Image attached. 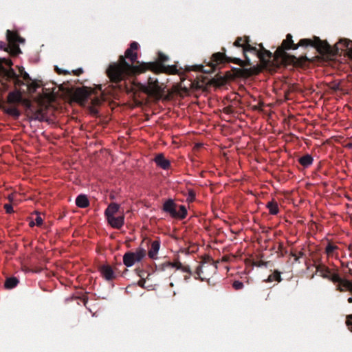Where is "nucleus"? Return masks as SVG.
Instances as JSON below:
<instances>
[{
	"label": "nucleus",
	"mask_w": 352,
	"mask_h": 352,
	"mask_svg": "<svg viewBox=\"0 0 352 352\" xmlns=\"http://www.w3.org/2000/svg\"><path fill=\"white\" fill-rule=\"evenodd\" d=\"M139 47L137 42L133 41L125 51L124 55L120 56L118 62L110 64L107 69V76L110 78L111 82H115L121 89L126 87L122 84L125 78L138 75L146 71H151L155 74L177 72L175 66H164L158 63L138 61L136 51Z\"/></svg>",
	"instance_id": "obj_1"
},
{
	"label": "nucleus",
	"mask_w": 352,
	"mask_h": 352,
	"mask_svg": "<svg viewBox=\"0 0 352 352\" xmlns=\"http://www.w3.org/2000/svg\"><path fill=\"white\" fill-rule=\"evenodd\" d=\"M258 48L252 45L250 42L246 44L244 48V52L243 53L245 57V60H242L239 58L226 56V50L225 47H222L221 52H216L212 55L208 65L209 69H206L204 66L200 65L199 66L200 67V71L206 74L211 73L216 70L218 65L223 63H232L243 67L245 66H251L252 64L248 54H251L256 58H258L263 67L269 66L272 62L273 54L270 51L266 50L262 43L258 44Z\"/></svg>",
	"instance_id": "obj_2"
},
{
	"label": "nucleus",
	"mask_w": 352,
	"mask_h": 352,
	"mask_svg": "<svg viewBox=\"0 0 352 352\" xmlns=\"http://www.w3.org/2000/svg\"><path fill=\"white\" fill-rule=\"evenodd\" d=\"M309 46L316 48L320 54H330L332 53L331 46L327 41L320 40L319 37L314 36L312 39L302 38L297 44H295L292 34H287L281 45L278 47L273 54L272 58L285 64L296 63L297 58L287 54L286 50H297L299 47H307Z\"/></svg>",
	"instance_id": "obj_3"
},
{
	"label": "nucleus",
	"mask_w": 352,
	"mask_h": 352,
	"mask_svg": "<svg viewBox=\"0 0 352 352\" xmlns=\"http://www.w3.org/2000/svg\"><path fill=\"white\" fill-rule=\"evenodd\" d=\"M12 60L6 58H0V78L3 89H9L12 85L15 87L25 85L23 80L19 79L15 71L12 68Z\"/></svg>",
	"instance_id": "obj_4"
},
{
	"label": "nucleus",
	"mask_w": 352,
	"mask_h": 352,
	"mask_svg": "<svg viewBox=\"0 0 352 352\" xmlns=\"http://www.w3.org/2000/svg\"><path fill=\"white\" fill-rule=\"evenodd\" d=\"M217 270V263L209 256H205L201 264L197 267L195 276L196 279L201 280H208Z\"/></svg>",
	"instance_id": "obj_5"
},
{
	"label": "nucleus",
	"mask_w": 352,
	"mask_h": 352,
	"mask_svg": "<svg viewBox=\"0 0 352 352\" xmlns=\"http://www.w3.org/2000/svg\"><path fill=\"white\" fill-rule=\"evenodd\" d=\"M131 85L134 87L133 93H131L134 96L136 94L137 89H139L149 96L157 98L161 97L163 93V89L160 85H159L157 80L151 77L148 79V85L142 84L135 85V83L131 84Z\"/></svg>",
	"instance_id": "obj_6"
},
{
	"label": "nucleus",
	"mask_w": 352,
	"mask_h": 352,
	"mask_svg": "<svg viewBox=\"0 0 352 352\" xmlns=\"http://www.w3.org/2000/svg\"><path fill=\"white\" fill-rule=\"evenodd\" d=\"M91 95V90L87 87L78 88L73 94L74 99L80 103L86 102Z\"/></svg>",
	"instance_id": "obj_7"
},
{
	"label": "nucleus",
	"mask_w": 352,
	"mask_h": 352,
	"mask_svg": "<svg viewBox=\"0 0 352 352\" xmlns=\"http://www.w3.org/2000/svg\"><path fill=\"white\" fill-rule=\"evenodd\" d=\"M335 54H338L339 50L341 52L348 51L352 54V41L348 38H340L339 42L335 45Z\"/></svg>",
	"instance_id": "obj_8"
},
{
	"label": "nucleus",
	"mask_w": 352,
	"mask_h": 352,
	"mask_svg": "<svg viewBox=\"0 0 352 352\" xmlns=\"http://www.w3.org/2000/svg\"><path fill=\"white\" fill-rule=\"evenodd\" d=\"M99 271L102 277L108 280H112L116 278V272L109 265H102L100 266Z\"/></svg>",
	"instance_id": "obj_9"
},
{
	"label": "nucleus",
	"mask_w": 352,
	"mask_h": 352,
	"mask_svg": "<svg viewBox=\"0 0 352 352\" xmlns=\"http://www.w3.org/2000/svg\"><path fill=\"white\" fill-rule=\"evenodd\" d=\"M156 165L164 170H168L170 167V162L163 153H158L154 158Z\"/></svg>",
	"instance_id": "obj_10"
},
{
	"label": "nucleus",
	"mask_w": 352,
	"mask_h": 352,
	"mask_svg": "<svg viewBox=\"0 0 352 352\" xmlns=\"http://www.w3.org/2000/svg\"><path fill=\"white\" fill-rule=\"evenodd\" d=\"M327 244L325 247L324 252L327 254L328 258L329 257H338V250L339 248L338 245L334 244L331 241L327 239Z\"/></svg>",
	"instance_id": "obj_11"
},
{
	"label": "nucleus",
	"mask_w": 352,
	"mask_h": 352,
	"mask_svg": "<svg viewBox=\"0 0 352 352\" xmlns=\"http://www.w3.org/2000/svg\"><path fill=\"white\" fill-rule=\"evenodd\" d=\"M108 223L110 226L116 229H120L122 227L124 223V216L120 215L119 217H116L115 216H111L107 217Z\"/></svg>",
	"instance_id": "obj_12"
},
{
	"label": "nucleus",
	"mask_w": 352,
	"mask_h": 352,
	"mask_svg": "<svg viewBox=\"0 0 352 352\" xmlns=\"http://www.w3.org/2000/svg\"><path fill=\"white\" fill-rule=\"evenodd\" d=\"M176 208L177 204L173 199H168L164 202L163 205V210L167 213H169L173 218H175L176 216Z\"/></svg>",
	"instance_id": "obj_13"
},
{
	"label": "nucleus",
	"mask_w": 352,
	"mask_h": 352,
	"mask_svg": "<svg viewBox=\"0 0 352 352\" xmlns=\"http://www.w3.org/2000/svg\"><path fill=\"white\" fill-rule=\"evenodd\" d=\"M6 37L9 43L17 44L18 43H23L25 41L17 32L9 30H7Z\"/></svg>",
	"instance_id": "obj_14"
},
{
	"label": "nucleus",
	"mask_w": 352,
	"mask_h": 352,
	"mask_svg": "<svg viewBox=\"0 0 352 352\" xmlns=\"http://www.w3.org/2000/svg\"><path fill=\"white\" fill-rule=\"evenodd\" d=\"M315 267L316 269V272L319 273L320 276L326 279L329 278L330 273L332 271L330 268L322 263L316 264Z\"/></svg>",
	"instance_id": "obj_15"
},
{
	"label": "nucleus",
	"mask_w": 352,
	"mask_h": 352,
	"mask_svg": "<svg viewBox=\"0 0 352 352\" xmlns=\"http://www.w3.org/2000/svg\"><path fill=\"white\" fill-rule=\"evenodd\" d=\"M182 265L183 264L180 261L177 260L173 263L166 261L162 264L159 265L158 266H156V268L160 271H164L167 267H175L177 270H180L182 267Z\"/></svg>",
	"instance_id": "obj_16"
},
{
	"label": "nucleus",
	"mask_w": 352,
	"mask_h": 352,
	"mask_svg": "<svg viewBox=\"0 0 352 352\" xmlns=\"http://www.w3.org/2000/svg\"><path fill=\"white\" fill-rule=\"evenodd\" d=\"M160 248V242L159 241H153L148 252L149 258L152 259H156Z\"/></svg>",
	"instance_id": "obj_17"
},
{
	"label": "nucleus",
	"mask_w": 352,
	"mask_h": 352,
	"mask_svg": "<svg viewBox=\"0 0 352 352\" xmlns=\"http://www.w3.org/2000/svg\"><path fill=\"white\" fill-rule=\"evenodd\" d=\"M21 94L19 90L10 92L7 97V101L10 104L19 103L21 101Z\"/></svg>",
	"instance_id": "obj_18"
},
{
	"label": "nucleus",
	"mask_w": 352,
	"mask_h": 352,
	"mask_svg": "<svg viewBox=\"0 0 352 352\" xmlns=\"http://www.w3.org/2000/svg\"><path fill=\"white\" fill-rule=\"evenodd\" d=\"M258 73V71L256 68H242L238 69L237 75L241 77L248 78L253 75H256Z\"/></svg>",
	"instance_id": "obj_19"
},
{
	"label": "nucleus",
	"mask_w": 352,
	"mask_h": 352,
	"mask_svg": "<svg viewBox=\"0 0 352 352\" xmlns=\"http://www.w3.org/2000/svg\"><path fill=\"white\" fill-rule=\"evenodd\" d=\"M249 42H251V40L249 36H245L243 37H237L235 40V41L233 43L234 47H241L242 48V52H244V48L247 43Z\"/></svg>",
	"instance_id": "obj_20"
},
{
	"label": "nucleus",
	"mask_w": 352,
	"mask_h": 352,
	"mask_svg": "<svg viewBox=\"0 0 352 352\" xmlns=\"http://www.w3.org/2000/svg\"><path fill=\"white\" fill-rule=\"evenodd\" d=\"M138 263L134 258L133 252H127L123 256V263L126 267H131Z\"/></svg>",
	"instance_id": "obj_21"
},
{
	"label": "nucleus",
	"mask_w": 352,
	"mask_h": 352,
	"mask_svg": "<svg viewBox=\"0 0 352 352\" xmlns=\"http://www.w3.org/2000/svg\"><path fill=\"white\" fill-rule=\"evenodd\" d=\"M120 209V205L116 203H111L104 211L106 217L114 216Z\"/></svg>",
	"instance_id": "obj_22"
},
{
	"label": "nucleus",
	"mask_w": 352,
	"mask_h": 352,
	"mask_svg": "<svg viewBox=\"0 0 352 352\" xmlns=\"http://www.w3.org/2000/svg\"><path fill=\"white\" fill-rule=\"evenodd\" d=\"M109 78H110L109 77ZM126 78H124V80H123L122 82V84H124L126 87V88H123V89H121L118 85H116L115 82H111V80H110V82L111 83V87H113V89H118V91H126L127 94H131V93H133V86L129 85H128L126 82ZM111 80V79H109ZM109 87H111V85H109Z\"/></svg>",
	"instance_id": "obj_23"
},
{
	"label": "nucleus",
	"mask_w": 352,
	"mask_h": 352,
	"mask_svg": "<svg viewBox=\"0 0 352 352\" xmlns=\"http://www.w3.org/2000/svg\"><path fill=\"white\" fill-rule=\"evenodd\" d=\"M76 204L79 208H85L89 206V201L85 195H80L76 199Z\"/></svg>",
	"instance_id": "obj_24"
},
{
	"label": "nucleus",
	"mask_w": 352,
	"mask_h": 352,
	"mask_svg": "<svg viewBox=\"0 0 352 352\" xmlns=\"http://www.w3.org/2000/svg\"><path fill=\"white\" fill-rule=\"evenodd\" d=\"M314 162V158L309 154H306L298 159V162L302 165L304 168H307L310 166Z\"/></svg>",
	"instance_id": "obj_25"
},
{
	"label": "nucleus",
	"mask_w": 352,
	"mask_h": 352,
	"mask_svg": "<svg viewBox=\"0 0 352 352\" xmlns=\"http://www.w3.org/2000/svg\"><path fill=\"white\" fill-rule=\"evenodd\" d=\"M19 283V279L16 277H8L6 279L4 287L6 289H11L16 287Z\"/></svg>",
	"instance_id": "obj_26"
},
{
	"label": "nucleus",
	"mask_w": 352,
	"mask_h": 352,
	"mask_svg": "<svg viewBox=\"0 0 352 352\" xmlns=\"http://www.w3.org/2000/svg\"><path fill=\"white\" fill-rule=\"evenodd\" d=\"M6 51L14 56H17L19 53L21 52L19 45L12 43H9L8 45Z\"/></svg>",
	"instance_id": "obj_27"
},
{
	"label": "nucleus",
	"mask_w": 352,
	"mask_h": 352,
	"mask_svg": "<svg viewBox=\"0 0 352 352\" xmlns=\"http://www.w3.org/2000/svg\"><path fill=\"white\" fill-rule=\"evenodd\" d=\"M102 102V98L98 96L94 97L91 99V107H90V111L94 114H97L98 113L96 107L100 105Z\"/></svg>",
	"instance_id": "obj_28"
},
{
	"label": "nucleus",
	"mask_w": 352,
	"mask_h": 352,
	"mask_svg": "<svg viewBox=\"0 0 352 352\" xmlns=\"http://www.w3.org/2000/svg\"><path fill=\"white\" fill-rule=\"evenodd\" d=\"M134 258L137 262H140L146 255V251L142 248H138L135 252H133Z\"/></svg>",
	"instance_id": "obj_29"
},
{
	"label": "nucleus",
	"mask_w": 352,
	"mask_h": 352,
	"mask_svg": "<svg viewBox=\"0 0 352 352\" xmlns=\"http://www.w3.org/2000/svg\"><path fill=\"white\" fill-rule=\"evenodd\" d=\"M267 208H268L271 214L276 215L279 212L278 204L274 201L268 202L267 204Z\"/></svg>",
	"instance_id": "obj_30"
},
{
	"label": "nucleus",
	"mask_w": 352,
	"mask_h": 352,
	"mask_svg": "<svg viewBox=\"0 0 352 352\" xmlns=\"http://www.w3.org/2000/svg\"><path fill=\"white\" fill-rule=\"evenodd\" d=\"M282 280L280 272L278 270H274L272 274L268 276L265 280L266 282L277 281L280 283Z\"/></svg>",
	"instance_id": "obj_31"
},
{
	"label": "nucleus",
	"mask_w": 352,
	"mask_h": 352,
	"mask_svg": "<svg viewBox=\"0 0 352 352\" xmlns=\"http://www.w3.org/2000/svg\"><path fill=\"white\" fill-rule=\"evenodd\" d=\"M3 111L7 114L12 116L14 118H18L20 116V111L15 107H3Z\"/></svg>",
	"instance_id": "obj_32"
},
{
	"label": "nucleus",
	"mask_w": 352,
	"mask_h": 352,
	"mask_svg": "<svg viewBox=\"0 0 352 352\" xmlns=\"http://www.w3.org/2000/svg\"><path fill=\"white\" fill-rule=\"evenodd\" d=\"M187 216V209L185 206L180 205L179 206V210H176L175 219H184Z\"/></svg>",
	"instance_id": "obj_33"
},
{
	"label": "nucleus",
	"mask_w": 352,
	"mask_h": 352,
	"mask_svg": "<svg viewBox=\"0 0 352 352\" xmlns=\"http://www.w3.org/2000/svg\"><path fill=\"white\" fill-rule=\"evenodd\" d=\"M339 284H340V287H344V289H345V291H349L350 292L352 293V282L351 281L342 278Z\"/></svg>",
	"instance_id": "obj_34"
},
{
	"label": "nucleus",
	"mask_w": 352,
	"mask_h": 352,
	"mask_svg": "<svg viewBox=\"0 0 352 352\" xmlns=\"http://www.w3.org/2000/svg\"><path fill=\"white\" fill-rule=\"evenodd\" d=\"M327 279L331 280L334 283L339 284L342 278L340 276L338 273L331 271L330 276Z\"/></svg>",
	"instance_id": "obj_35"
},
{
	"label": "nucleus",
	"mask_w": 352,
	"mask_h": 352,
	"mask_svg": "<svg viewBox=\"0 0 352 352\" xmlns=\"http://www.w3.org/2000/svg\"><path fill=\"white\" fill-rule=\"evenodd\" d=\"M19 75L23 78V80L27 82L32 81V79L29 74L25 71L23 67H19Z\"/></svg>",
	"instance_id": "obj_36"
},
{
	"label": "nucleus",
	"mask_w": 352,
	"mask_h": 352,
	"mask_svg": "<svg viewBox=\"0 0 352 352\" xmlns=\"http://www.w3.org/2000/svg\"><path fill=\"white\" fill-rule=\"evenodd\" d=\"M196 193L195 191L192 189H188V195L186 197V201L188 203H192L195 199Z\"/></svg>",
	"instance_id": "obj_37"
},
{
	"label": "nucleus",
	"mask_w": 352,
	"mask_h": 352,
	"mask_svg": "<svg viewBox=\"0 0 352 352\" xmlns=\"http://www.w3.org/2000/svg\"><path fill=\"white\" fill-rule=\"evenodd\" d=\"M28 89L30 92L34 93L36 91L37 88L39 87V85L35 81H32L31 82H27Z\"/></svg>",
	"instance_id": "obj_38"
},
{
	"label": "nucleus",
	"mask_w": 352,
	"mask_h": 352,
	"mask_svg": "<svg viewBox=\"0 0 352 352\" xmlns=\"http://www.w3.org/2000/svg\"><path fill=\"white\" fill-rule=\"evenodd\" d=\"M158 60H159V62H157V63L160 64H162L163 65L162 63H165V62L168 61V57L162 53H159ZM164 66H165V65H164Z\"/></svg>",
	"instance_id": "obj_39"
},
{
	"label": "nucleus",
	"mask_w": 352,
	"mask_h": 352,
	"mask_svg": "<svg viewBox=\"0 0 352 352\" xmlns=\"http://www.w3.org/2000/svg\"><path fill=\"white\" fill-rule=\"evenodd\" d=\"M232 287L236 290H240V289L243 288L244 285H243V283L242 282H241L239 280H234L233 284H232Z\"/></svg>",
	"instance_id": "obj_40"
},
{
	"label": "nucleus",
	"mask_w": 352,
	"mask_h": 352,
	"mask_svg": "<svg viewBox=\"0 0 352 352\" xmlns=\"http://www.w3.org/2000/svg\"><path fill=\"white\" fill-rule=\"evenodd\" d=\"M267 264H268V262L263 261L262 260L254 261V263H253V265L254 266L259 267H267Z\"/></svg>",
	"instance_id": "obj_41"
},
{
	"label": "nucleus",
	"mask_w": 352,
	"mask_h": 352,
	"mask_svg": "<svg viewBox=\"0 0 352 352\" xmlns=\"http://www.w3.org/2000/svg\"><path fill=\"white\" fill-rule=\"evenodd\" d=\"M346 324L349 329L352 331V314L347 316Z\"/></svg>",
	"instance_id": "obj_42"
},
{
	"label": "nucleus",
	"mask_w": 352,
	"mask_h": 352,
	"mask_svg": "<svg viewBox=\"0 0 352 352\" xmlns=\"http://www.w3.org/2000/svg\"><path fill=\"white\" fill-rule=\"evenodd\" d=\"M223 111L226 114H232L234 113V109L232 106H228L223 108Z\"/></svg>",
	"instance_id": "obj_43"
},
{
	"label": "nucleus",
	"mask_w": 352,
	"mask_h": 352,
	"mask_svg": "<svg viewBox=\"0 0 352 352\" xmlns=\"http://www.w3.org/2000/svg\"><path fill=\"white\" fill-rule=\"evenodd\" d=\"M4 208L8 214H11L14 212L13 207L11 204H5Z\"/></svg>",
	"instance_id": "obj_44"
},
{
	"label": "nucleus",
	"mask_w": 352,
	"mask_h": 352,
	"mask_svg": "<svg viewBox=\"0 0 352 352\" xmlns=\"http://www.w3.org/2000/svg\"><path fill=\"white\" fill-rule=\"evenodd\" d=\"M180 270H182L184 272L188 273V274H189V275H192V274L190 267L188 265H182V269H180Z\"/></svg>",
	"instance_id": "obj_45"
},
{
	"label": "nucleus",
	"mask_w": 352,
	"mask_h": 352,
	"mask_svg": "<svg viewBox=\"0 0 352 352\" xmlns=\"http://www.w3.org/2000/svg\"><path fill=\"white\" fill-rule=\"evenodd\" d=\"M83 73V69L82 68H78L77 69L72 70V74L75 76H80Z\"/></svg>",
	"instance_id": "obj_46"
},
{
	"label": "nucleus",
	"mask_w": 352,
	"mask_h": 352,
	"mask_svg": "<svg viewBox=\"0 0 352 352\" xmlns=\"http://www.w3.org/2000/svg\"><path fill=\"white\" fill-rule=\"evenodd\" d=\"M55 70L58 74H69V72L65 70L59 69L58 67H55Z\"/></svg>",
	"instance_id": "obj_47"
},
{
	"label": "nucleus",
	"mask_w": 352,
	"mask_h": 352,
	"mask_svg": "<svg viewBox=\"0 0 352 352\" xmlns=\"http://www.w3.org/2000/svg\"><path fill=\"white\" fill-rule=\"evenodd\" d=\"M36 225L37 226H41L43 224V219L41 217H36L35 219Z\"/></svg>",
	"instance_id": "obj_48"
},
{
	"label": "nucleus",
	"mask_w": 352,
	"mask_h": 352,
	"mask_svg": "<svg viewBox=\"0 0 352 352\" xmlns=\"http://www.w3.org/2000/svg\"><path fill=\"white\" fill-rule=\"evenodd\" d=\"M330 89H332L334 91L340 90V85L339 84H334L333 85L330 87Z\"/></svg>",
	"instance_id": "obj_49"
},
{
	"label": "nucleus",
	"mask_w": 352,
	"mask_h": 352,
	"mask_svg": "<svg viewBox=\"0 0 352 352\" xmlns=\"http://www.w3.org/2000/svg\"><path fill=\"white\" fill-rule=\"evenodd\" d=\"M263 103H260L258 105H255L252 107L253 110L261 111Z\"/></svg>",
	"instance_id": "obj_50"
},
{
	"label": "nucleus",
	"mask_w": 352,
	"mask_h": 352,
	"mask_svg": "<svg viewBox=\"0 0 352 352\" xmlns=\"http://www.w3.org/2000/svg\"><path fill=\"white\" fill-rule=\"evenodd\" d=\"M7 46L8 45L5 42L0 41V50H3L6 51Z\"/></svg>",
	"instance_id": "obj_51"
},
{
	"label": "nucleus",
	"mask_w": 352,
	"mask_h": 352,
	"mask_svg": "<svg viewBox=\"0 0 352 352\" xmlns=\"http://www.w3.org/2000/svg\"><path fill=\"white\" fill-rule=\"evenodd\" d=\"M145 282H146V281H145V280H144V279H143V278H142V279H140V280L138 281V285H139L140 287H144V283H145Z\"/></svg>",
	"instance_id": "obj_52"
},
{
	"label": "nucleus",
	"mask_w": 352,
	"mask_h": 352,
	"mask_svg": "<svg viewBox=\"0 0 352 352\" xmlns=\"http://www.w3.org/2000/svg\"><path fill=\"white\" fill-rule=\"evenodd\" d=\"M337 290H338L340 292H345V289H344V287H340V284H338V285H337Z\"/></svg>",
	"instance_id": "obj_53"
},
{
	"label": "nucleus",
	"mask_w": 352,
	"mask_h": 352,
	"mask_svg": "<svg viewBox=\"0 0 352 352\" xmlns=\"http://www.w3.org/2000/svg\"><path fill=\"white\" fill-rule=\"evenodd\" d=\"M292 256L294 258L295 261H296V262L298 261L299 256L296 254L292 253Z\"/></svg>",
	"instance_id": "obj_54"
},
{
	"label": "nucleus",
	"mask_w": 352,
	"mask_h": 352,
	"mask_svg": "<svg viewBox=\"0 0 352 352\" xmlns=\"http://www.w3.org/2000/svg\"><path fill=\"white\" fill-rule=\"evenodd\" d=\"M297 255H298V256H299V258H300V257H302V256L304 255V253H303L302 252H298V254H297Z\"/></svg>",
	"instance_id": "obj_55"
},
{
	"label": "nucleus",
	"mask_w": 352,
	"mask_h": 352,
	"mask_svg": "<svg viewBox=\"0 0 352 352\" xmlns=\"http://www.w3.org/2000/svg\"><path fill=\"white\" fill-rule=\"evenodd\" d=\"M35 224H36V222L31 221V222L30 223V227H33Z\"/></svg>",
	"instance_id": "obj_56"
},
{
	"label": "nucleus",
	"mask_w": 352,
	"mask_h": 352,
	"mask_svg": "<svg viewBox=\"0 0 352 352\" xmlns=\"http://www.w3.org/2000/svg\"><path fill=\"white\" fill-rule=\"evenodd\" d=\"M190 276H191V275H189V274H188V275L185 276H184V279H185L186 280H187L188 279H189V278H190Z\"/></svg>",
	"instance_id": "obj_57"
},
{
	"label": "nucleus",
	"mask_w": 352,
	"mask_h": 352,
	"mask_svg": "<svg viewBox=\"0 0 352 352\" xmlns=\"http://www.w3.org/2000/svg\"><path fill=\"white\" fill-rule=\"evenodd\" d=\"M348 302L352 303V296L348 298Z\"/></svg>",
	"instance_id": "obj_58"
},
{
	"label": "nucleus",
	"mask_w": 352,
	"mask_h": 352,
	"mask_svg": "<svg viewBox=\"0 0 352 352\" xmlns=\"http://www.w3.org/2000/svg\"><path fill=\"white\" fill-rule=\"evenodd\" d=\"M349 148H352V143H350L347 146Z\"/></svg>",
	"instance_id": "obj_59"
}]
</instances>
